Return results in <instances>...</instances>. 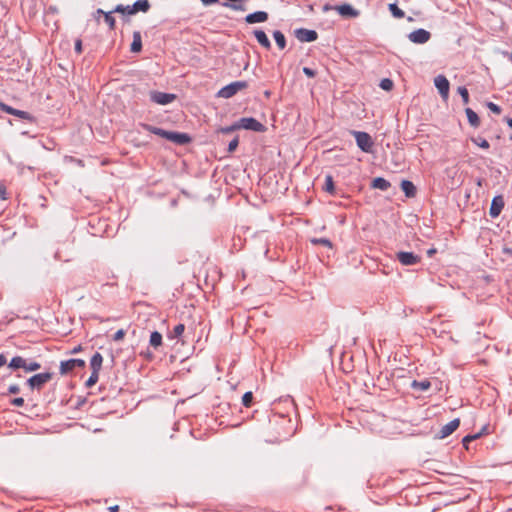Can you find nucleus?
Instances as JSON below:
<instances>
[{
  "label": "nucleus",
  "instance_id": "nucleus-30",
  "mask_svg": "<svg viewBox=\"0 0 512 512\" xmlns=\"http://www.w3.org/2000/svg\"><path fill=\"white\" fill-rule=\"evenodd\" d=\"M143 128L145 130H147L148 132H150V133H153V134L158 135V136H160L162 138H165L166 130H164V129H161V128H158V127H154V126L149 125V124H144Z\"/></svg>",
  "mask_w": 512,
  "mask_h": 512
},
{
  "label": "nucleus",
  "instance_id": "nucleus-12",
  "mask_svg": "<svg viewBox=\"0 0 512 512\" xmlns=\"http://www.w3.org/2000/svg\"><path fill=\"white\" fill-rule=\"evenodd\" d=\"M296 38L301 42H312L318 37V34L314 30L301 28L295 31Z\"/></svg>",
  "mask_w": 512,
  "mask_h": 512
},
{
  "label": "nucleus",
  "instance_id": "nucleus-16",
  "mask_svg": "<svg viewBox=\"0 0 512 512\" xmlns=\"http://www.w3.org/2000/svg\"><path fill=\"white\" fill-rule=\"evenodd\" d=\"M268 19V14L264 11H257L251 14H248L245 18V21L249 24L261 23L265 22Z\"/></svg>",
  "mask_w": 512,
  "mask_h": 512
},
{
  "label": "nucleus",
  "instance_id": "nucleus-9",
  "mask_svg": "<svg viewBox=\"0 0 512 512\" xmlns=\"http://www.w3.org/2000/svg\"><path fill=\"white\" fill-rule=\"evenodd\" d=\"M335 11H337L343 18H356L359 16L360 12L355 9L351 4H341L332 7Z\"/></svg>",
  "mask_w": 512,
  "mask_h": 512
},
{
  "label": "nucleus",
  "instance_id": "nucleus-22",
  "mask_svg": "<svg viewBox=\"0 0 512 512\" xmlns=\"http://www.w3.org/2000/svg\"><path fill=\"white\" fill-rule=\"evenodd\" d=\"M97 14L103 15L105 23L111 30L115 28V18L111 15L113 12H104L102 9L96 11Z\"/></svg>",
  "mask_w": 512,
  "mask_h": 512
},
{
  "label": "nucleus",
  "instance_id": "nucleus-5",
  "mask_svg": "<svg viewBox=\"0 0 512 512\" xmlns=\"http://www.w3.org/2000/svg\"><path fill=\"white\" fill-rule=\"evenodd\" d=\"M85 366V361L82 359H69L66 361H61L60 363V374L61 375H67L71 371H73L75 368H83Z\"/></svg>",
  "mask_w": 512,
  "mask_h": 512
},
{
  "label": "nucleus",
  "instance_id": "nucleus-32",
  "mask_svg": "<svg viewBox=\"0 0 512 512\" xmlns=\"http://www.w3.org/2000/svg\"><path fill=\"white\" fill-rule=\"evenodd\" d=\"M236 130H239V125H238V122L230 125V126H227V127H221L217 130V133H222V134H229L231 132H234Z\"/></svg>",
  "mask_w": 512,
  "mask_h": 512
},
{
  "label": "nucleus",
  "instance_id": "nucleus-37",
  "mask_svg": "<svg viewBox=\"0 0 512 512\" xmlns=\"http://www.w3.org/2000/svg\"><path fill=\"white\" fill-rule=\"evenodd\" d=\"M40 368H41V364L36 361H33V362H29V363L26 362L24 370L27 372H33V371L39 370Z\"/></svg>",
  "mask_w": 512,
  "mask_h": 512
},
{
  "label": "nucleus",
  "instance_id": "nucleus-38",
  "mask_svg": "<svg viewBox=\"0 0 512 512\" xmlns=\"http://www.w3.org/2000/svg\"><path fill=\"white\" fill-rule=\"evenodd\" d=\"M253 400V394L252 392H246L242 397V404L245 407H250Z\"/></svg>",
  "mask_w": 512,
  "mask_h": 512
},
{
  "label": "nucleus",
  "instance_id": "nucleus-11",
  "mask_svg": "<svg viewBox=\"0 0 512 512\" xmlns=\"http://www.w3.org/2000/svg\"><path fill=\"white\" fill-rule=\"evenodd\" d=\"M165 139L176 144H187L190 142V137L186 133H179L173 131H166Z\"/></svg>",
  "mask_w": 512,
  "mask_h": 512
},
{
  "label": "nucleus",
  "instance_id": "nucleus-31",
  "mask_svg": "<svg viewBox=\"0 0 512 512\" xmlns=\"http://www.w3.org/2000/svg\"><path fill=\"white\" fill-rule=\"evenodd\" d=\"M185 331V325L180 323L173 328V331L169 334V338H179Z\"/></svg>",
  "mask_w": 512,
  "mask_h": 512
},
{
  "label": "nucleus",
  "instance_id": "nucleus-51",
  "mask_svg": "<svg viewBox=\"0 0 512 512\" xmlns=\"http://www.w3.org/2000/svg\"><path fill=\"white\" fill-rule=\"evenodd\" d=\"M0 199L1 200H5L6 199V189L2 185H0Z\"/></svg>",
  "mask_w": 512,
  "mask_h": 512
},
{
  "label": "nucleus",
  "instance_id": "nucleus-4",
  "mask_svg": "<svg viewBox=\"0 0 512 512\" xmlns=\"http://www.w3.org/2000/svg\"><path fill=\"white\" fill-rule=\"evenodd\" d=\"M352 133L356 139L358 147L364 152H370L373 145L370 135L368 133L359 131H353Z\"/></svg>",
  "mask_w": 512,
  "mask_h": 512
},
{
  "label": "nucleus",
  "instance_id": "nucleus-39",
  "mask_svg": "<svg viewBox=\"0 0 512 512\" xmlns=\"http://www.w3.org/2000/svg\"><path fill=\"white\" fill-rule=\"evenodd\" d=\"M372 187L383 190L384 189V178L378 177V178L374 179L372 182Z\"/></svg>",
  "mask_w": 512,
  "mask_h": 512
},
{
  "label": "nucleus",
  "instance_id": "nucleus-50",
  "mask_svg": "<svg viewBox=\"0 0 512 512\" xmlns=\"http://www.w3.org/2000/svg\"><path fill=\"white\" fill-rule=\"evenodd\" d=\"M75 51L78 54L82 53V41L80 39H77L76 42H75Z\"/></svg>",
  "mask_w": 512,
  "mask_h": 512
},
{
  "label": "nucleus",
  "instance_id": "nucleus-14",
  "mask_svg": "<svg viewBox=\"0 0 512 512\" xmlns=\"http://www.w3.org/2000/svg\"><path fill=\"white\" fill-rule=\"evenodd\" d=\"M460 425V419L455 418L449 423L445 424L439 431V438L444 439L451 435Z\"/></svg>",
  "mask_w": 512,
  "mask_h": 512
},
{
  "label": "nucleus",
  "instance_id": "nucleus-19",
  "mask_svg": "<svg viewBox=\"0 0 512 512\" xmlns=\"http://www.w3.org/2000/svg\"><path fill=\"white\" fill-rule=\"evenodd\" d=\"M142 49V39L139 31L133 33V41L131 43V52L138 53Z\"/></svg>",
  "mask_w": 512,
  "mask_h": 512
},
{
  "label": "nucleus",
  "instance_id": "nucleus-56",
  "mask_svg": "<svg viewBox=\"0 0 512 512\" xmlns=\"http://www.w3.org/2000/svg\"><path fill=\"white\" fill-rule=\"evenodd\" d=\"M108 511L109 512H118L119 511V506L118 505L110 506V507H108Z\"/></svg>",
  "mask_w": 512,
  "mask_h": 512
},
{
  "label": "nucleus",
  "instance_id": "nucleus-10",
  "mask_svg": "<svg viewBox=\"0 0 512 512\" xmlns=\"http://www.w3.org/2000/svg\"><path fill=\"white\" fill-rule=\"evenodd\" d=\"M0 109L10 115H14L16 117H19L20 119H23V120H28V121H32L33 117L31 116L30 113L26 112V111H22V110H18V109H15L5 103H1L0 102Z\"/></svg>",
  "mask_w": 512,
  "mask_h": 512
},
{
  "label": "nucleus",
  "instance_id": "nucleus-8",
  "mask_svg": "<svg viewBox=\"0 0 512 512\" xmlns=\"http://www.w3.org/2000/svg\"><path fill=\"white\" fill-rule=\"evenodd\" d=\"M435 87L438 89L441 97L444 100H447L449 97V88L450 84L447 78L444 75H438L434 79Z\"/></svg>",
  "mask_w": 512,
  "mask_h": 512
},
{
  "label": "nucleus",
  "instance_id": "nucleus-13",
  "mask_svg": "<svg viewBox=\"0 0 512 512\" xmlns=\"http://www.w3.org/2000/svg\"><path fill=\"white\" fill-rule=\"evenodd\" d=\"M504 207V199L501 195L495 196L492 199L489 214L492 218H496L500 215L502 209Z\"/></svg>",
  "mask_w": 512,
  "mask_h": 512
},
{
  "label": "nucleus",
  "instance_id": "nucleus-55",
  "mask_svg": "<svg viewBox=\"0 0 512 512\" xmlns=\"http://www.w3.org/2000/svg\"><path fill=\"white\" fill-rule=\"evenodd\" d=\"M7 363V359L3 354H0V367L4 366Z\"/></svg>",
  "mask_w": 512,
  "mask_h": 512
},
{
  "label": "nucleus",
  "instance_id": "nucleus-15",
  "mask_svg": "<svg viewBox=\"0 0 512 512\" xmlns=\"http://www.w3.org/2000/svg\"><path fill=\"white\" fill-rule=\"evenodd\" d=\"M409 39L414 43L423 44L430 39V33L424 29H418L409 34Z\"/></svg>",
  "mask_w": 512,
  "mask_h": 512
},
{
  "label": "nucleus",
  "instance_id": "nucleus-44",
  "mask_svg": "<svg viewBox=\"0 0 512 512\" xmlns=\"http://www.w3.org/2000/svg\"><path fill=\"white\" fill-rule=\"evenodd\" d=\"M474 142L483 149H488L490 147V144L486 139H480L479 141L474 140Z\"/></svg>",
  "mask_w": 512,
  "mask_h": 512
},
{
  "label": "nucleus",
  "instance_id": "nucleus-45",
  "mask_svg": "<svg viewBox=\"0 0 512 512\" xmlns=\"http://www.w3.org/2000/svg\"><path fill=\"white\" fill-rule=\"evenodd\" d=\"M12 405L14 406H17V407H21L24 405V399L22 397H18V398H14L12 401H11Z\"/></svg>",
  "mask_w": 512,
  "mask_h": 512
},
{
  "label": "nucleus",
  "instance_id": "nucleus-43",
  "mask_svg": "<svg viewBox=\"0 0 512 512\" xmlns=\"http://www.w3.org/2000/svg\"><path fill=\"white\" fill-rule=\"evenodd\" d=\"M433 512H459V511L456 510L452 506H446V507H443V508H436V509L433 510Z\"/></svg>",
  "mask_w": 512,
  "mask_h": 512
},
{
  "label": "nucleus",
  "instance_id": "nucleus-34",
  "mask_svg": "<svg viewBox=\"0 0 512 512\" xmlns=\"http://www.w3.org/2000/svg\"><path fill=\"white\" fill-rule=\"evenodd\" d=\"M311 243L314 245H323L328 248H332V243L329 239L326 238H313L311 239Z\"/></svg>",
  "mask_w": 512,
  "mask_h": 512
},
{
  "label": "nucleus",
  "instance_id": "nucleus-52",
  "mask_svg": "<svg viewBox=\"0 0 512 512\" xmlns=\"http://www.w3.org/2000/svg\"><path fill=\"white\" fill-rule=\"evenodd\" d=\"M392 87H393V82L390 79L386 78V91L391 90Z\"/></svg>",
  "mask_w": 512,
  "mask_h": 512
},
{
  "label": "nucleus",
  "instance_id": "nucleus-49",
  "mask_svg": "<svg viewBox=\"0 0 512 512\" xmlns=\"http://www.w3.org/2000/svg\"><path fill=\"white\" fill-rule=\"evenodd\" d=\"M8 391L10 394H17L20 391V387L16 384L10 385Z\"/></svg>",
  "mask_w": 512,
  "mask_h": 512
},
{
  "label": "nucleus",
  "instance_id": "nucleus-48",
  "mask_svg": "<svg viewBox=\"0 0 512 512\" xmlns=\"http://www.w3.org/2000/svg\"><path fill=\"white\" fill-rule=\"evenodd\" d=\"M303 72H304L305 75H307L310 78H313L316 75L315 71L312 70L311 68H308V67H304L303 68Z\"/></svg>",
  "mask_w": 512,
  "mask_h": 512
},
{
  "label": "nucleus",
  "instance_id": "nucleus-1",
  "mask_svg": "<svg viewBox=\"0 0 512 512\" xmlns=\"http://www.w3.org/2000/svg\"><path fill=\"white\" fill-rule=\"evenodd\" d=\"M247 87L248 83L246 81H235L221 88L217 93V97L228 99Z\"/></svg>",
  "mask_w": 512,
  "mask_h": 512
},
{
  "label": "nucleus",
  "instance_id": "nucleus-54",
  "mask_svg": "<svg viewBox=\"0 0 512 512\" xmlns=\"http://www.w3.org/2000/svg\"><path fill=\"white\" fill-rule=\"evenodd\" d=\"M204 5H212L217 3V0H200Z\"/></svg>",
  "mask_w": 512,
  "mask_h": 512
},
{
  "label": "nucleus",
  "instance_id": "nucleus-41",
  "mask_svg": "<svg viewBox=\"0 0 512 512\" xmlns=\"http://www.w3.org/2000/svg\"><path fill=\"white\" fill-rule=\"evenodd\" d=\"M487 107L494 113V114H500L501 113V108L500 106H498L497 104L493 103V102H488L487 103Z\"/></svg>",
  "mask_w": 512,
  "mask_h": 512
},
{
  "label": "nucleus",
  "instance_id": "nucleus-23",
  "mask_svg": "<svg viewBox=\"0 0 512 512\" xmlns=\"http://www.w3.org/2000/svg\"><path fill=\"white\" fill-rule=\"evenodd\" d=\"M133 10L137 12H143L146 13L150 9V3L149 0H138L133 4Z\"/></svg>",
  "mask_w": 512,
  "mask_h": 512
},
{
  "label": "nucleus",
  "instance_id": "nucleus-3",
  "mask_svg": "<svg viewBox=\"0 0 512 512\" xmlns=\"http://www.w3.org/2000/svg\"><path fill=\"white\" fill-rule=\"evenodd\" d=\"M238 125L239 129L252 130L255 132H264L266 130L262 123L252 117L241 118L238 121Z\"/></svg>",
  "mask_w": 512,
  "mask_h": 512
},
{
  "label": "nucleus",
  "instance_id": "nucleus-26",
  "mask_svg": "<svg viewBox=\"0 0 512 512\" xmlns=\"http://www.w3.org/2000/svg\"><path fill=\"white\" fill-rule=\"evenodd\" d=\"M323 190L328 192L329 194H334L335 193L334 180H333V177L331 175H326L325 176V182H324Z\"/></svg>",
  "mask_w": 512,
  "mask_h": 512
},
{
  "label": "nucleus",
  "instance_id": "nucleus-40",
  "mask_svg": "<svg viewBox=\"0 0 512 512\" xmlns=\"http://www.w3.org/2000/svg\"><path fill=\"white\" fill-rule=\"evenodd\" d=\"M238 144H239V139L238 137L236 136L228 145V152L232 153L234 152L237 147H238Z\"/></svg>",
  "mask_w": 512,
  "mask_h": 512
},
{
  "label": "nucleus",
  "instance_id": "nucleus-59",
  "mask_svg": "<svg viewBox=\"0 0 512 512\" xmlns=\"http://www.w3.org/2000/svg\"><path fill=\"white\" fill-rule=\"evenodd\" d=\"M435 252H436V250H435V249H430V250H428V255H429V256H431V255H433Z\"/></svg>",
  "mask_w": 512,
  "mask_h": 512
},
{
  "label": "nucleus",
  "instance_id": "nucleus-53",
  "mask_svg": "<svg viewBox=\"0 0 512 512\" xmlns=\"http://www.w3.org/2000/svg\"><path fill=\"white\" fill-rule=\"evenodd\" d=\"M80 351H82V346L81 345H78L76 347H74L72 350H71V354H76V353H79Z\"/></svg>",
  "mask_w": 512,
  "mask_h": 512
},
{
  "label": "nucleus",
  "instance_id": "nucleus-46",
  "mask_svg": "<svg viewBox=\"0 0 512 512\" xmlns=\"http://www.w3.org/2000/svg\"><path fill=\"white\" fill-rule=\"evenodd\" d=\"M225 6L233 9V10H244V7L241 4H235V3H225Z\"/></svg>",
  "mask_w": 512,
  "mask_h": 512
},
{
  "label": "nucleus",
  "instance_id": "nucleus-17",
  "mask_svg": "<svg viewBox=\"0 0 512 512\" xmlns=\"http://www.w3.org/2000/svg\"><path fill=\"white\" fill-rule=\"evenodd\" d=\"M400 186H401L402 191L404 192V194L408 198L415 197L417 190H416L415 185L411 181H409V180H402Z\"/></svg>",
  "mask_w": 512,
  "mask_h": 512
},
{
  "label": "nucleus",
  "instance_id": "nucleus-28",
  "mask_svg": "<svg viewBox=\"0 0 512 512\" xmlns=\"http://www.w3.org/2000/svg\"><path fill=\"white\" fill-rule=\"evenodd\" d=\"M133 9V5L124 6L122 4H119L115 7V9L112 12L133 15L136 14V12Z\"/></svg>",
  "mask_w": 512,
  "mask_h": 512
},
{
  "label": "nucleus",
  "instance_id": "nucleus-27",
  "mask_svg": "<svg viewBox=\"0 0 512 512\" xmlns=\"http://www.w3.org/2000/svg\"><path fill=\"white\" fill-rule=\"evenodd\" d=\"M26 360L20 356H16L12 358V360L9 363V367L13 369H19L23 368L25 369Z\"/></svg>",
  "mask_w": 512,
  "mask_h": 512
},
{
  "label": "nucleus",
  "instance_id": "nucleus-6",
  "mask_svg": "<svg viewBox=\"0 0 512 512\" xmlns=\"http://www.w3.org/2000/svg\"><path fill=\"white\" fill-rule=\"evenodd\" d=\"M150 99L160 105H166L176 99V95L172 93H164L159 91H151L149 93Z\"/></svg>",
  "mask_w": 512,
  "mask_h": 512
},
{
  "label": "nucleus",
  "instance_id": "nucleus-42",
  "mask_svg": "<svg viewBox=\"0 0 512 512\" xmlns=\"http://www.w3.org/2000/svg\"><path fill=\"white\" fill-rule=\"evenodd\" d=\"M480 437V434H475V435H467L463 438L462 442H463V445L467 448V443L473 441V440H476L477 438Z\"/></svg>",
  "mask_w": 512,
  "mask_h": 512
},
{
  "label": "nucleus",
  "instance_id": "nucleus-2",
  "mask_svg": "<svg viewBox=\"0 0 512 512\" xmlns=\"http://www.w3.org/2000/svg\"><path fill=\"white\" fill-rule=\"evenodd\" d=\"M52 379V373L46 372V373H39L36 375H33L27 380L28 386L34 390H41L43 386L48 383Z\"/></svg>",
  "mask_w": 512,
  "mask_h": 512
},
{
  "label": "nucleus",
  "instance_id": "nucleus-35",
  "mask_svg": "<svg viewBox=\"0 0 512 512\" xmlns=\"http://www.w3.org/2000/svg\"><path fill=\"white\" fill-rule=\"evenodd\" d=\"M98 379H99V372L92 371L90 377L87 379L85 384L88 388H90L98 382Z\"/></svg>",
  "mask_w": 512,
  "mask_h": 512
},
{
  "label": "nucleus",
  "instance_id": "nucleus-18",
  "mask_svg": "<svg viewBox=\"0 0 512 512\" xmlns=\"http://www.w3.org/2000/svg\"><path fill=\"white\" fill-rule=\"evenodd\" d=\"M254 35L258 41V43L264 47L265 49L271 48V43L266 35V33L262 30H255Z\"/></svg>",
  "mask_w": 512,
  "mask_h": 512
},
{
  "label": "nucleus",
  "instance_id": "nucleus-29",
  "mask_svg": "<svg viewBox=\"0 0 512 512\" xmlns=\"http://www.w3.org/2000/svg\"><path fill=\"white\" fill-rule=\"evenodd\" d=\"M273 37L275 39V42L276 44L278 45V47L282 50L285 48L286 46V39H285V36L284 34L281 32V31H275L273 33Z\"/></svg>",
  "mask_w": 512,
  "mask_h": 512
},
{
  "label": "nucleus",
  "instance_id": "nucleus-24",
  "mask_svg": "<svg viewBox=\"0 0 512 512\" xmlns=\"http://www.w3.org/2000/svg\"><path fill=\"white\" fill-rule=\"evenodd\" d=\"M149 343L155 349L160 347L162 345V335H161V333H159L157 331L152 332L151 335H150Z\"/></svg>",
  "mask_w": 512,
  "mask_h": 512
},
{
  "label": "nucleus",
  "instance_id": "nucleus-33",
  "mask_svg": "<svg viewBox=\"0 0 512 512\" xmlns=\"http://www.w3.org/2000/svg\"><path fill=\"white\" fill-rule=\"evenodd\" d=\"M389 10L392 13V15L397 19H401L404 17V12L401 9H399L396 4H390Z\"/></svg>",
  "mask_w": 512,
  "mask_h": 512
},
{
  "label": "nucleus",
  "instance_id": "nucleus-36",
  "mask_svg": "<svg viewBox=\"0 0 512 512\" xmlns=\"http://www.w3.org/2000/svg\"><path fill=\"white\" fill-rule=\"evenodd\" d=\"M457 92L461 95L463 103L468 104L469 103V93L466 87L460 86L457 89Z\"/></svg>",
  "mask_w": 512,
  "mask_h": 512
},
{
  "label": "nucleus",
  "instance_id": "nucleus-21",
  "mask_svg": "<svg viewBox=\"0 0 512 512\" xmlns=\"http://www.w3.org/2000/svg\"><path fill=\"white\" fill-rule=\"evenodd\" d=\"M465 113L467 115V119L470 125L477 128L480 125V119L477 113L474 112L471 108H466Z\"/></svg>",
  "mask_w": 512,
  "mask_h": 512
},
{
  "label": "nucleus",
  "instance_id": "nucleus-47",
  "mask_svg": "<svg viewBox=\"0 0 512 512\" xmlns=\"http://www.w3.org/2000/svg\"><path fill=\"white\" fill-rule=\"evenodd\" d=\"M125 336V332L124 330L120 329L118 330L115 334H114V340L115 341H120L124 338Z\"/></svg>",
  "mask_w": 512,
  "mask_h": 512
},
{
  "label": "nucleus",
  "instance_id": "nucleus-58",
  "mask_svg": "<svg viewBox=\"0 0 512 512\" xmlns=\"http://www.w3.org/2000/svg\"><path fill=\"white\" fill-rule=\"evenodd\" d=\"M379 87L381 89H384V79H382L380 82H379Z\"/></svg>",
  "mask_w": 512,
  "mask_h": 512
},
{
  "label": "nucleus",
  "instance_id": "nucleus-25",
  "mask_svg": "<svg viewBox=\"0 0 512 512\" xmlns=\"http://www.w3.org/2000/svg\"><path fill=\"white\" fill-rule=\"evenodd\" d=\"M431 386V383L430 381L428 380H423V381H412L411 383V387L415 390H419V391H426L430 388Z\"/></svg>",
  "mask_w": 512,
  "mask_h": 512
},
{
  "label": "nucleus",
  "instance_id": "nucleus-57",
  "mask_svg": "<svg viewBox=\"0 0 512 512\" xmlns=\"http://www.w3.org/2000/svg\"><path fill=\"white\" fill-rule=\"evenodd\" d=\"M506 122H507V125L509 126V128L512 129V118H508Z\"/></svg>",
  "mask_w": 512,
  "mask_h": 512
},
{
  "label": "nucleus",
  "instance_id": "nucleus-7",
  "mask_svg": "<svg viewBox=\"0 0 512 512\" xmlns=\"http://www.w3.org/2000/svg\"><path fill=\"white\" fill-rule=\"evenodd\" d=\"M399 262L404 266H411L420 263L421 257L412 252H398L396 255Z\"/></svg>",
  "mask_w": 512,
  "mask_h": 512
},
{
  "label": "nucleus",
  "instance_id": "nucleus-20",
  "mask_svg": "<svg viewBox=\"0 0 512 512\" xmlns=\"http://www.w3.org/2000/svg\"><path fill=\"white\" fill-rule=\"evenodd\" d=\"M102 363H103L102 355L99 352H96L90 360V367H91L92 371L99 372L102 367Z\"/></svg>",
  "mask_w": 512,
  "mask_h": 512
}]
</instances>
